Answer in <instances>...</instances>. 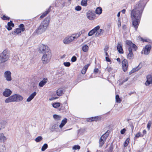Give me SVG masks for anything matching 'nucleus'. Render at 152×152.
<instances>
[{"label": "nucleus", "instance_id": "nucleus-40", "mask_svg": "<svg viewBox=\"0 0 152 152\" xmlns=\"http://www.w3.org/2000/svg\"><path fill=\"white\" fill-rule=\"evenodd\" d=\"M108 47L107 46H105L104 49V53H105V55L106 56H108V54L107 52V51L108 50Z\"/></svg>", "mask_w": 152, "mask_h": 152}, {"label": "nucleus", "instance_id": "nucleus-53", "mask_svg": "<svg viewBox=\"0 0 152 152\" xmlns=\"http://www.w3.org/2000/svg\"><path fill=\"white\" fill-rule=\"evenodd\" d=\"M79 32H82V34L84 33L85 32V31L84 29H83V30H81V31H80Z\"/></svg>", "mask_w": 152, "mask_h": 152}, {"label": "nucleus", "instance_id": "nucleus-17", "mask_svg": "<svg viewBox=\"0 0 152 152\" xmlns=\"http://www.w3.org/2000/svg\"><path fill=\"white\" fill-rule=\"evenodd\" d=\"M7 140V137L5 136L4 134L3 133H0V142L4 143Z\"/></svg>", "mask_w": 152, "mask_h": 152}, {"label": "nucleus", "instance_id": "nucleus-38", "mask_svg": "<svg viewBox=\"0 0 152 152\" xmlns=\"http://www.w3.org/2000/svg\"><path fill=\"white\" fill-rule=\"evenodd\" d=\"M60 106V103L59 102L54 103L53 104V106L54 108H57L59 107Z\"/></svg>", "mask_w": 152, "mask_h": 152}, {"label": "nucleus", "instance_id": "nucleus-44", "mask_svg": "<svg viewBox=\"0 0 152 152\" xmlns=\"http://www.w3.org/2000/svg\"><path fill=\"white\" fill-rule=\"evenodd\" d=\"M75 9L77 11H79L81 10V7L80 6H78L75 7Z\"/></svg>", "mask_w": 152, "mask_h": 152}, {"label": "nucleus", "instance_id": "nucleus-37", "mask_svg": "<svg viewBox=\"0 0 152 152\" xmlns=\"http://www.w3.org/2000/svg\"><path fill=\"white\" fill-rule=\"evenodd\" d=\"M48 147V145L47 144H45L42 146L41 148V150L42 151H44Z\"/></svg>", "mask_w": 152, "mask_h": 152}, {"label": "nucleus", "instance_id": "nucleus-52", "mask_svg": "<svg viewBox=\"0 0 152 152\" xmlns=\"http://www.w3.org/2000/svg\"><path fill=\"white\" fill-rule=\"evenodd\" d=\"M108 56H107L106 57V58H105V59H106V60L107 61H108V62H109L110 61V60L109 59V58L107 57Z\"/></svg>", "mask_w": 152, "mask_h": 152}, {"label": "nucleus", "instance_id": "nucleus-57", "mask_svg": "<svg viewBox=\"0 0 152 152\" xmlns=\"http://www.w3.org/2000/svg\"><path fill=\"white\" fill-rule=\"evenodd\" d=\"M122 12L124 13V14L126 12V10L125 9H123L121 11Z\"/></svg>", "mask_w": 152, "mask_h": 152}, {"label": "nucleus", "instance_id": "nucleus-59", "mask_svg": "<svg viewBox=\"0 0 152 152\" xmlns=\"http://www.w3.org/2000/svg\"><path fill=\"white\" fill-rule=\"evenodd\" d=\"M128 77H127L126 78L125 80H123V82H125L126 81H127L128 80Z\"/></svg>", "mask_w": 152, "mask_h": 152}, {"label": "nucleus", "instance_id": "nucleus-13", "mask_svg": "<svg viewBox=\"0 0 152 152\" xmlns=\"http://www.w3.org/2000/svg\"><path fill=\"white\" fill-rule=\"evenodd\" d=\"M122 65L123 70L125 72L127 71L128 66V63L126 59H124L122 61Z\"/></svg>", "mask_w": 152, "mask_h": 152}, {"label": "nucleus", "instance_id": "nucleus-10", "mask_svg": "<svg viewBox=\"0 0 152 152\" xmlns=\"http://www.w3.org/2000/svg\"><path fill=\"white\" fill-rule=\"evenodd\" d=\"M11 75V73L10 71L7 70L4 72V76L7 81H10L12 80Z\"/></svg>", "mask_w": 152, "mask_h": 152}, {"label": "nucleus", "instance_id": "nucleus-42", "mask_svg": "<svg viewBox=\"0 0 152 152\" xmlns=\"http://www.w3.org/2000/svg\"><path fill=\"white\" fill-rule=\"evenodd\" d=\"M80 146L78 145H75L72 148L74 150H76L77 149H80Z\"/></svg>", "mask_w": 152, "mask_h": 152}, {"label": "nucleus", "instance_id": "nucleus-26", "mask_svg": "<svg viewBox=\"0 0 152 152\" xmlns=\"http://www.w3.org/2000/svg\"><path fill=\"white\" fill-rule=\"evenodd\" d=\"M7 123V122L4 121H2L0 122V130L5 128Z\"/></svg>", "mask_w": 152, "mask_h": 152}, {"label": "nucleus", "instance_id": "nucleus-64", "mask_svg": "<svg viewBox=\"0 0 152 152\" xmlns=\"http://www.w3.org/2000/svg\"><path fill=\"white\" fill-rule=\"evenodd\" d=\"M143 41H145V42H147V40H144Z\"/></svg>", "mask_w": 152, "mask_h": 152}, {"label": "nucleus", "instance_id": "nucleus-50", "mask_svg": "<svg viewBox=\"0 0 152 152\" xmlns=\"http://www.w3.org/2000/svg\"><path fill=\"white\" fill-rule=\"evenodd\" d=\"M126 131V130L125 129H124L121 131V133L122 134H124L125 132V131Z\"/></svg>", "mask_w": 152, "mask_h": 152}, {"label": "nucleus", "instance_id": "nucleus-12", "mask_svg": "<svg viewBox=\"0 0 152 152\" xmlns=\"http://www.w3.org/2000/svg\"><path fill=\"white\" fill-rule=\"evenodd\" d=\"M12 94V91L10 89L8 88H5L2 94L3 96L5 97L10 96V95Z\"/></svg>", "mask_w": 152, "mask_h": 152}, {"label": "nucleus", "instance_id": "nucleus-14", "mask_svg": "<svg viewBox=\"0 0 152 152\" xmlns=\"http://www.w3.org/2000/svg\"><path fill=\"white\" fill-rule=\"evenodd\" d=\"M147 80L145 84L148 86L152 83V76L151 75H148L147 76Z\"/></svg>", "mask_w": 152, "mask_h": 152}, {"label": "nucleus", "instance_id": "nucleus-2", "mask_svg": "<svg viewBox=\"0 0 152 152\" xmlns=\"http://www.w3.org/2000/svg\"><path fill=\"white\" fill-rule=\"evenodd\" d=\"M50 20V18L48 17L42 21L40 26L36 30L37 33L40 34L46 31L49 26Z\"/></svg>", "mask_w": 152, "mask_h": 152}, {"label": "nucleus", "instance_id": "nucleus-60", "mask_svg": "<svg viewBox=\"0 0 152 152\" xmlns=\"http://www.w3.org/2000/svg\"><path fill=\"white\" fill-rule=\"evenodd\" d=\"M58 98V97H56V98H53L51 99H50V100H52L53 99H57Z\"/></svg>", "mask_w": 152, "mask_h": 152}, {"label": "nucleus", "instance_id": "nucleus-16", "mask_svg": "<svg viewBox=\"0 0 152 152\" xmlns=\"http://www.w3.org/2000/svg\"><path fill=\"white\" fill-rule=\"evenodd\" d=\"M99 28H100V27L99 26H97L94 29L90 31L88 33V35L89 36H91L93 35L96 32V30Z\"/></svg>", "mask_w": 152, "mask_h": 152}, {"label": "nucleus", "instance_id": "nucleus-18", "mask_svg": "<svg viewBox=\"0 0 152 152\" xmlns=\"http://www.w3.org/2000/svg\"><path fill=\"white\" fill-rule=\"evenodd\" d=\"M48 81V79L46 78H45L40 81L39 83V86L41 87H43Z\"/></svg>", "mask_w": 152, "mask_h": 152}, {"label": "nucleus", "instance_id": "nucleus-24", "mask_svg": "<svg viewBox=\"0 0 152 152\" xmlns=\"http://www.w3.org/2000/svg\"><path fill=\"white\" fill-rule=\"evenodd\" d=\"M104 32V30L102 29H100L99 28L96 30V36L98 37L102 35Z\"/></svg>", "mask_w": 152, "mask_h": 152}, {"label": "nucleus", "instance_id": "nucleus-19", "mask_svg": "<svg viewBox=\"0 0 152 152\" xmlns=\"http://www.w3.org/2000/svg\"><path fill=\"white\" fill-rule=\"evenodd\" d=\"M14 26V24L12 23V21H10V22H9L7 23V26H5L6 28L8 31H10L12 29V27H13Z\"/></svg>", "mask_w": 152, "mask_h": 152}, {"label": "nucleus", "instance_id": "nucleus-63", "mask_svg": "<svg viewBox=\"0 0 152 152\" xmlns=\"http://www.w3.org/2000/svg\"><path fill=\"white\" fill-rule=\"evenodd\" d=\"M118 26L119 27L121 26V23L119 21V23L118 24Z\"/></svg>", "mask_w": 152, "mask_h": 152}, {"label": "nucleus", "instance_id": "nucleus-36", "mask_svg": "<svg viewBox=\"0 0 152 152\" xmlns=\"http://www.w3.org/2000/svg\"><path fill=\"white\" fill-rule=\"evenodd\" d=\"M115 100L116 102L118 103H120L121 101V99L119 98V96L118 95H116Z\"/></svg>", "mask_w": 152, "mask_h": 152}, {"label": "nucleus", "instance_id": "nucleus-9", "mask_svg": "<svg viewBox=\"0 0 152 152\" xmlns=\"http://www.w3.org/2000/svg\"><path fill=\"white\" fill-rule=\"evenodd\" d=\"M74 40L73 37L71 36H68L66 37L63 40V42L66 45H68L70 44L71 42Z\"/></svg>", "mask_w": 152, "mask_h": 152}, {"label": "nucleus", "instance_id": "nucleus-41", "mask_svg": "<svg viewBox=\"0 0 152 152\" xmlns=\"http://www.w3.org/2000/svg\"><path fill=\"white\" fill-rule=\"evenodd\" d=\"M129 138H127L125 140L124 144V147H126L127 146L129 142Z\"/></svg>", "mask_w": 152, "mask_h": 152}, {"label": "nucleus", "instance_id": "nucleus-46", "mask_svg": "<svg viewBox=\"0 0 152 152\" xmlns=\"http://www.w3.org/2000/svg\"><path fill=\"white\" fill-rule=\"evenodd\" d=\"M64 64L66 66H70V64L69 62H64Z\"/></svg>", "mask_w": 152, "mask_h": 152}, {"label": "nucleus", "instance_id": "nucleus-32", "mask_svg": "<svg viewBox=\"0 0 152 152\" xmlns=\"http://www.w3.org/2000/svg\"><path fill=\"white\" fill-rule=\"evenodd\" d=\"M67 122V119L64 118L62 120L61 124L59 125L60 128L62 127Z\"/></svg>", "mask_w": 152, "mask_h": 152}, {"label": "nucleus", "instance_id": "nucleus-35", "mask_svg": "<svg viewBox=\"0 0 152 152\" xmlns=\"http://www.w3.org/2000/svg\"><path fill=\"white\" fill-rule=\"evenodd\" d=\"M42 140V138L41 136H39L35 139V141L37 142H39Z\"/></svg>", "mask_w": 152, "mask_h": 152}, {"label": "nucleus", "instance_id": "nucleus-49", "mask_svg": "<svg viewBox=\"0 0 152 152\" xmlns=\"http://www.w3.org/2000/svg\"><path fill=\"white\" fill-rule=\"evenodd\" d=\"M151 122H149L147 125V128L149 129L150 128V127L151 126Z\"/></svg>", "mask_w": 152, "mask_h": 152}, {"label": "nucleus", "instance_id": "nucleus-22", "mask_svg": "<svg viewBox=\"0 0 152 152\" xmlns=\"http://www.w3.org/2000/svg\"><path fill=\"white\" fill-rule=\"evenodd\" d=\"M151 49V46L150 45H146L144 49V53L148 54Z\"/></svg>", "mask_w": 152, "mask_h": 152}, {"label": "nucleus", "instance_id": "nucleus-23", "mask_svg": "<svg viewBox=\"0 0 152 152\" xmlns=\"http://www.w3.org/2000/svg\"><path fill=\"white\" fill-rule=\"evenodd\" d=\"M81 48L83 52H88V50L89 47V46L86 44H83L82 45Z\"/></svg>", "mask_w": 152, "mask_h": 152}, {"label": "nucleus", "instance_id": "nucleus-61", "mask_svg": "<svg viewBox=\"0 0 152 152\" xmlns=\"http://www.w3.org/2000/svg\"><path fill=\"white\" fill-rule=\"evenodd\" d=\"M45 17V16H44V15H43L42 14L40 17V18H43L44 17Z\"/></svg>", "mask_w": 152, "mask_h": 152}, {"label": "nucleus", "instance_id": "nucleus-56", "mask_svg": "<svg viewBox=\"0 0 152 152\" xmlns=\"http://www.w3.org/2000/svg\"><path fill=\"white\" fill-rule=\"evenodd\" d=\"M98 71V69H94V72H97Z\"/></svg>", "mask_w": 152, "mask_h": 152}, {"label": "nucleus", "instance_id": "nucleus-28", "mask_svg": "<svg viewBox=\"0 0 152 152\" xmlns=\"http://www.w3.org/2000/svg\"><path fill=\"white\" fill-rule=\"evenodd\" d=\"M81 34L82 32H79L77 33L73 34L72 35L74 40H75V39H77V38L79 37Z\"/></svg>", "mask_w": 152, "mask_h": 152}, {"label": "nucleus", "instance_id": "nucleus-48", "mask_svg": "<svg viewBox=\"0 0 152 152\" xmlns=\"http://www.w3.org/2000/svg\"><path fill=\"white\" fill-rule=\"evenodd\" d=\"M50 11V10L49 9H48L44 13H43L42 14L44 15V16H45L49 13Z\"/></svg>", "mask_w": 152, "mask_h": 152}, {"label": "nucleus", "instance_id": "nucleus-4", "mask_svg": "<svg viewBox=\"0 0 152 152\" xmlns=\"http://www.w3.org/2000/svg\"><path fill=\"white\" fill-rule=\"evenodd\" d=\"M9 58L8 51L6 50H4L0 55V64L6 62L9 60Z\"/></svg>", "mask_w": 152, "mask_h": 152}, {"label": "nucleus", "instance_id": "nucleus-29", "mask_svg": "<svg viewBox=\"0 0 152 152\" xmlns=\"http://www.w3.org/2000/svg\"><path fill=\"white\" fill-rule=\"evenodd\" d=\"M63 93V89L62 88H59L57 91L56 94L58 96H61Z\"/></svg>", "mask_w": 152, "mask_h": 152}, {"label": "nucleus", "instance_id": "nucleus-54", "mask_svg": "<svg viewBox=\"0 0 152 152\" xmlns=\"http://www.w3.org/2000/svg\"><path fill=\"white\" fill-rule=\"evenodd\" d=\"M146 131L145 130H144L143 131V135L146 133Z\"/></svg>", "mask_w": 152, "mask_h": 152}, {"label": "nucleus", "instance_id": "nucleus-11", "mask_svg": "<svg viewBox=\"0 0 152 152\" xmlns=\"http://www.w3.org/2000/svg\"><path fill=\"white\" fill-rule=\"evenodd\" d=\"M87 18L90 20H93L96 17V15L94 12L91 11H88L87 13Z\"/></svg>", "mask_w": 152, "mask_h": 152}, {"label": "nucleus", "instance_id": "nucleus-5", "mask_svg": "<svg viewBox=\"0 0 152 152\" xmlns=\"http://www.w3.org/2000/svg\"><path fill=\"white\" fill-rule=\"evenodd\" d=\"M51 52H48L47 53H44L42 58L43 63L46 64L49 62L51 59Z\"/></svg>", "mask_w": 152, "mask_h": 152}, {"label": "nucleus", "instance_id": "nucleus-47", "mask_svg": "<svg viewBox=\"0 0 152 152\" xmlns=\"http://www.w3.org/2000/svg\"><path fill=\"white\" fill-rule=\"evenodd\" d=\"M77 60V58L75 56H73L71 58V61L72 62H75Z\"/></svg>", "mask_w": 152, "mask_h": 152}, {"label": "nucleus", "instance_id": "nucleus-30", "mask_svg": "<svg viewBox=\"0 0 152 152\" xmlns=\"http://www.w3.org/2000/svg\"><path fill=\"white\" fill-rule=\"evenodd\" d=\"M95 12L97 14L100 15L102 13V9L101 7H98L96 10Z\"/></svg>", "mask_w": 152, "mask_h": 152}, {"label": "nucleus", "instance_id": "nucleus-33", "mask_svg": "<svg viewBox=\"0 0 152 152\" xmlns=\"http://www.w3.org/2000/svg\"><path fill=\"white\" fill-rule=\"evenodd\" d=\"M88 0H82L81 2V5L84 7L86 6L87 5Z\"/></svg>", "mask_w": 152, "mask_h": 152}, {"label": "nucleus", "instance_id": "nucleus-7", "mask_svg": "<svg viewBox=\"0 0 152 152\" xmlns=\"http://www.w3.org/2000/svg\"><path fill=\"white\" fill-rule=\"evenodd\" d=\"M19 28H16L13 31L11 32L12 34L13 35H16L20 33L21 31H23L25 30V28L24 25L23 24H21L19 26Z\"/></svg>", "mask_w": 152, "mask_h": 152}, {"label": "nucleus", "instance_id": "nucleus-20", "mask_svg": "<svg viewBox=\"0 0 152 152\" xmlns=\"http://www.w3.org/2000/svg\"><path fill=\"white\" fill-rule=\"evenodd\" d=\"M126 43L127 45L129 46V48H132L136 50V45L133 43L130 40H127L126 41Z\"/></svg>", "mask_w": 152, "mask_h": 152}, {"label": "nucleus", "instance_id": "nucleus-3", "mask_svg": "<svg viewBox=\"0 0 152 152\" xmlns=\"http://www.w3.org/2000/svg\"><path fill=\"white\" fill-rule=\"evenodd\" d=\"M23 99V97L18 94H14L6 98L4 100L5 103L21 101Z\"/></svg>", "mask_w": 152, "mask_h": 152}, {"label": "nucleus", "instance_id": "nucleus-21", "mask_svg": "<svg viewBox=\"0 0 152 152\" xmlns=\"http://www.w3.org/2000/svg\"><path fill=\"white\" fill-rule=\"evenodd\" d=\"M128 50L129 53L127 55V58L129 59H132L133 57V54L132 53V48H129Z\"/></svg>", "mask_w": 152, "mask_h": 152}, {"label": "nucleus", "instance_id": "nucleus-8", "mask_svg": "<svg viewBox=\"0 0 152 152\" xmlns=\"http://www.w3.org/2000/svg\"><path fill=\"white\" fill-rule=\"evenodd\" d=\"M39 51L42 53H47L48 52H51L48 47L46 45L42 44L39 47Z\"/></svg>", "mask_w": 152, "mask_h": 152}, {"label": "nucleus", "instance_id": "nucleus-62", "mask_svg": "<svg viewBox=\"0 0 152 152\" xmlns=\"http://www.w3.org/2000/svg\"><path fill=\"white\" fill-rule=\"evenodd\" d=\"M120 16V12H119L118 13V14H117V16L118 17H119Z\"/></svg>", "mask_w": 152, "mask_h": 152}, {"label": "nucleus", "instance_id": "nucleus-25", "mask_svg": "<svg viewBox=\"0 0 152 152\" xmlns=\"http://www.w3.org/2000/svg\"><path fill=\"white\" fill-rule=\"evenodd\" d=\"M36 94L37 93L36 92H33L27 99L26 101L27 102H30L34 98V97L36 95Z\"/></svg>", "mask_w": 152, "mask_h": 152}, {"label": "nucleus", "instance_id": "nucleus-1", "mask_svg": "<svg viewBox=\"0 0 152 152\" xmlns=\"http://www.w3.org/2000/svg\"><path fill=\"white\" fill-rule=\"evenodd\" d=\"M144 7L141 4H137L134 9L133 10L131 13V18L132 20V25L136 30L138 28L141 14Z\"/></svg>", "mask_w": 152, "mask_h": 152}, {"label": "nucleus", "instance_id": "nucleus-55", "mask_svg": "<svg viewBox=\"0 0 152 152\" xmlns=\"http://www.w3.org/2000/svg\"><path fill=\"white\" fill-rule=\"evenodd\" d=\"M107 69L108 71H110L111 70V68L109 67H107Z\"/></svg>", "mask_w": 152, "mask_h": 152}, {"label": "nucleus", "instance_id": "nucleus-31", "mask_svg": "<svg viewBox=\"0 0 152 152\" xmlns=\"http://www.w3.org/2000/svg\"><path fill=\"white\" fill-rule=\"evenodd\" d=\"M98 117H95L87 118V121L88 122L92 121H96L98 120Z\"/></svg>", "mask_w": 152, "mask_h": 152}, {"label": "nucleus", "instance_id": "nucleus-58", "mask_svg": "<svg viewBox=\"0 0 152 152\" xmlns=\"http://www.w3.org/2000/svg\"><path fill=\"white\" fill-rule=\"evenodd\" d=\"M116 60H117V61L118 62H120V58H117L116 59Z\"/></svg>", "mask_w": 152, "mask_h": 152}, {"label": "nucleus", "instance_id": "nucleus-27", "mask_svg": "<svg viewBox=\"0 0 152 152\" xmlns=\"http://www.w3.org/2000/svg\"><path fill=\"white\" fill-rule=\"evenodd\" d=\"M90 65L89 64H88L85 65L83 68L82 71L81 73L83 74H85L87 70V69L89 66Z\"/></svg>", "mask_w": 152, "mask_h": 152}, {"label": "nucleus", "instance_id": "nucleus-43", "mask_svg": "<svg viewBox=\"0 0 152 152\" xmlns=\"http://www.w3.org/2000/svg\"><path fill=\"white\" fill-rule=\"evenodd\" d=\"M143 135H142L141 134V133L140 132H139L137 133L135 137H143Z\"/></svg>", "mask_w": 152, "mask_h": 152}, {"label": "nucleus", "instance_id": "nucleus-45", "mask_svg": "<svg viewBox=\"0 0 152 152\" xmlns=\"http://www.w3.org/2000/svg\"><path fill=\"white\" fill-rule=\"evenodd\" d=\"M2 18L4 20H9L10 19V18L7 16H5V15H4Z\"/></svg>", "mask_w": 152, "mask_h": 152}, {"label": "nucleus", "instance_id": "nucleus-39", "mask_svg": "<svg viewBox=\"0 0 152 152\" xmlns=\"http://www.w3.org/2000/svg\"><path fill=\"white\" fill-rule=\"evenodd\" d=\"M139 69H138V67H136L132 69L129 72L130 74L134 72L137 71Z\"/></svg>", "mask_w": 152, "mask_h": 152}, {"label": "nucleus", "instance_id": "nucleus-15", "mask_svg": "<svg viewBox=\"0 0 152 152\" xmlns=\"http://www.w3.org/2000/svg\"><path fill=\"white\" fill-rule=\"evenodd\" d=\"M117 47V49L119 53H123L124 51L122 48V44L121 42H118Z\"/></svg>", "mask_w": 152, "mask_h": 152}, {"label": "nucleus", "instance_id": "nucleus-51", "mask_svg": "<svg viewBox=\"0 0 152 152\" xmlns=\"http://www.w3.org/2000/svg\"><path fill=\"white\" fill-rule=\"evenodd\" d=\"M58 127V125L57 124H56L53 126H52V128L55 129V128H56Z\"/></svg>", "mask_w": 152, "mask_h": 152}, {"label": "nucleus", "instance_id": "nucleus-6", "mask_svg": "<svg viewBox=\"0 0 152 152\" xmlns=\"http://www.w3.org/2000/svg\"><path fill=\"white\" fill-rule=\"evenodd\" d=\"M109 133L108 130L100 137L99 140V147H101L105 142L107 138L108 137Z\"/></svg>", "mask_w": 152, "mask_h": 152}, {"label": "nucleus", "instance_id": "nucleus-34", "mask_svg": "<svg viewBox=\"0 0 152 152\" xmlns=\"http://www.w3.org/2000/svg\"><path fill=\"white\" fill-rule=\"evenodd\" d=\"M53 117L54 119L56 120H60L61 118V116L57 115H54Z\"/></svg>", "mask_w": 152, "mask_h": 152}]
</instances>
